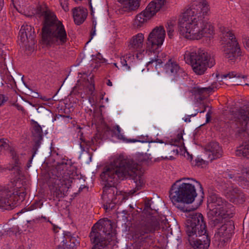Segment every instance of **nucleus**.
Masks as SVG:
<instances>
[{"instance_id": "nucleus-1", "label": "nucleus", "mask_w": 249, "mask_h": 249, "mask_svg": "<svg viewBox=\"0 0 249 249\" xmlns=\"http://www.w3.org/2000/svg\"><path fill=\"white\" fill-rule=\"evenodd\" d=\"M142 176V172L140 166L133 160L123 155L115 156L110 164L104 168L101 175L102 180L106 182L102 195V199L105 202L104 209L106 211L112 210L116 204L127 199L126 194L119 192L114 186L118 179L130 177L134 180L135 188L128 193L132 196L144 185Z\"/></svg>"}, {"instance_id": "nucleus-2", "label": "nucleus", "mask_w": 249, "mask_h": 249, "mask_svg": "<svg viewBox=\"0 0 249 249\" xmlns=\"http://www.w3.org/2000/svg\"><path fill=\"white\" fill-rule=\"evenodd\" d=\"M210 13V5L206 0L193 1L179 18L180 34L191 40L200 39L213 34V27L205 19Z\"/></svg>"}, {"instance_id": "nucleus-3", "label": "nucleus", "mask_w": 249, "mask_h": 249, "mask_svg": "<svg viewBox=\"0 0 249 249\" xmlns=\"http://www.w3.org/2000/svg\"><path fill=\"white\" fill-rule=\"evenodd\" d=\"M36 14L43 19L42 40L47 45L64 44L68 40L67 33L62 23L46 4L37 6Z\"/></svg>"}, {"instance_id": "nucleus-4", "label": "nucleus", "mask_w": 249, "mask_h": 249, "mask_svg": "<svg viewBox=\"0 0 249 249\" xmlns=\"http://www.w3.org/2000/svg\"><path fill=\"white\" fill-rule=\"evenodd\" d=\"M151 203L148 200L145 202L142 219L135 229V237L140 244L145 243L151 238L149 233H154L160 227H167V220L164 216L158 215L155 210L151 208Z\"/></svg>"}, {"instance_id": "nucleus-5", "label": "nucleus", "mask_w": 249, "mask_h": 249, "mask_svg": "<svg viewBox=\"0 0 249 249\" xmlns=\"http://www.w3.org/2000/svg\"><path fill=\"white\" fill-rule=\"evenodd\" d=\"M202 190L200 183L193 178H183L174 183L170 191V197L173 203H192L197 196L196 187Z\"/></svg>"}, {"instance_id": "nucleus-6", "label": "nucleus", "mask_w": 249, "mask_h": 249, "mask_svg": "<svg viewBox=\"0 0 249 249\" xmlns=\"http://www.w3.org/2000/svg\"><path fill=\"white\" fill-rule=\"evenodd\" d=\"M68 167L67 163H62L57 165L52 172L50 190L53 196L58 199L67 195L73 179L74 175Z\"/></svg>"}, {"instance_id": "nucleus-7", "label": "nucleus", "mask_w": 249, "mask_h": 249, "mask_svg": "<svg viewBox=\"0 0 249 249\" xmlns=\"http://www.w3.org/2000/svg\"><path fill=\"white\" fill-rule=\"evenodd\" d=\"M112 230L111 220L107 218L99 220L91 228L89 237L93 246L92 249H101L116 239Z\"/></svg>"}, {"instance_id": "nucleus-8", "label": "nucleus", "mask_w": 249, "mask_h": 249, "mask_svg": "<svg viewBox=\"0 0 249 249\" xmlns=\"http://www.w3.org/2000/svg\"><path fill=\"white\" fill-rule=\"evenodd\" d=\"M186 63L191 65L193 71L197 74L202 75L208 68L215 65L213 56L211 53L201 48H191L184 54Z\"/></svg>"}, {"instance_id": "nucleus-9", "label": "nucleus", "mask_w": 249, "mask_h": 249, "mask_svg": "<svg viewBox=\"0 0 249 249\" xmlns=\"http://www.w3.org/2000/svg\"><path fill=\"white\" fill-rule=\"evenodd\" d=\"M234 121L241 128L237 131V137L241 139L242 144L238 146L235 155L238 157H249V133L246 127L249 122V106L244 107L236 111L233 114Z\"/></svg>"}, {"instance_id": "nucleus-10", "label": "nucleus", "mask_w": 249, "mask_h": 249, "mask_svg": "<svg viewBox=\"0 0 249 249\" xmlns=\"http://www.w3.org/2000/svg\"><path fill=\"white\" fill-rule=\"evenodd\" d=\"M220 42L223 45L224 56L230 60L234 61L241 55L239 45L234 34L228 28L222 26L220 28Z\"/></svg>"}, {"instance_id": "nucleus-11", "label": "nucleus", "mask_w": 249, "mask_h": 249, "mask_svg": "<svg viewBox=\"0 0 249 249\" xmlns=\"http://www.w3.org/2000/svg\"><path fill=\"white\" fill-rule=\"evenodd\" d=\"M9 144L6 140L0 139V151L3 149H8ZM25 196L24 192H12L5 187H0V208L10 210L14 209L18 201H22Z\"/></svg>"}, {"instance_id": "nucleus-12", "label": "nucleus", "mask_w": 249, "mask_h": 249, "mask_svg": "<svg viewBox=\"0 0 249 249\" xmlns=\"http://www.w3.org/2000/svg\"><path fill=\"white\" fill-rule=\"evenodd\" d=\"M209 209L208 215H220L225 217H231L233 214V207L222 197L214 193L209 194L207 200Z\"/></svg>"}, {"instance_id": "nucleus-13", "label": "nucleus", "mask_w": 249, "mask_h": 249, "mask_svg": "<svg viewBox=\"0 0 249 249\" xmlns=\"http://www.w3.org/2000/svg\"><path fill=\"white\" fill-rule=\"evenodd\" d=\"M186 223V232L188 238L208 235L207 227L202 214L199 213L192 212Z\"/></svg>"}, {"instance_id": "nucleus-14", "label": "nucleus", "mask_w": 249, "mask_h": 249, "mask_svg": "<svg viewBox=\"0 0 249 249\" xmlns=\"http://www.w3.org/2000/svg\"><path fill=\"white\" fill-rule=\"evenodd\" d=\"M166 0H153L147 6L146 9L137 14L133 20V28L140 29L143 27L147 21L159 11L164 4Z\"/></svg>"}, {"instance_id": "nucleus-15", "label": "nucleus", "mask_w": 249, "mask_h": 249, "mask_svg": "<svg viewBox=\"0 0 249 249\" xmlns=\"http://www.w3.org/2000/svg\"><path fill=\"white\" fill-rule=\"evenodd\" d=\"M165 31L163 26L156 27L149 34L147 48L152 52L161 47L164 40Z\"/></svg>"}, {"instance_id": "nucleus-16", "label": "nucleus", "mask_w": 249, "mask_h": 249, "mask_svg": "<svg viewBox=\"0 0 249 249\" xmlns=\"http://www.w3.org/2000/svg\"><path fill=\"white\" fill-rule=\"evenodd\" d=\"M34 29L31 25H23L19 32L18 40L26 50L32 52L36 43Z\"/></svg>"}, {"instance_id": "nucleus-17", "label": "nucleus", "mask_w": 249, "mask_h": 249, "mask_svg": "<svg viewBox=\"0 0 249 249\" xmlns=\"http://www.w3.org/2000/svg\"><path fill=\"white\" fill-rule=\"evenodd\" d=\"M234 228L233 222L230 221L218 228L215 237L218 240L219 245L224 246L225 243L229 242L232 236Z\"/></svg>"}, {"instance_id": "nucleus-18", "label": "nucleus", "mask_w": 249, "mask_h": 249, "mask_svg": "<svg viewBox=\"0 0 249 249\" xmlns=\"http://www.w3.org/2000/svg\"><path fill=\"white\" fill-rule=\"evenodd\" d=\"M191 246L194 249H208L211 242L208 235L188 239Z\"/></svg>"}, {"instance_id": "nucleus-19", "label": "nucleus", "mask_w": 249, "mask_h": 249, "mask_svg": "<svg viewBox=\"0 0 249 249\" xmlns=\"http://www.w3.org/2000/svg\"><path fill=\"white\" fill-rule=\"evenodd\" d=\"M164 69L167 73L173 76H178L184 73L179 65L171 59H169L164 65Z\"/></svg>"}, {"instance_id": "nucleus-20", "label": "nucleus", "mask_w": 249, "mask_h": 249, "mask_svg": "<svg viewBox=\"0 0 249 249\" xmlns=\"http://www.w3.org/2000/svg\"><path fill=\"white\" fill-rule=\"evenodd\" d=\"M88 15V10L82 7H75L72 9V16L74 23L78 25L82 24Z\"/></svg>"}, {"instance_id": "nucleus-21", "label": "nucleus", "mask_w": 249, "mask_h": 249, "mask_svg": "<svg viewBox=\"0 0 249 249\" xmlns=\"http://www.w3.org/2000/svg\"><path fill=\"white\" fill-rule=\"evenodd\" d=\"M206 149L207 151L211 153V160L220 158L223 155L222 148L217 142H212L208 143Z\"/></svg>"}, {"instance_id": "nucleus-22", "label": "nucleus", "mask_w": 249, "mask_h": 249, "mask_svg": "<svg viewBox=\"0 0 249 249\" xmlns=\"http://www.w3.org/2000/svg\"><path fill=\"white\" fill-rule=\"evenodd\" d=\"M144 36L142 33H138L134 36L129 42V49L132 52L137 51L142 48Z\"/></svg>"}, {"instance_id": "nucleus-23", "label": "nucleus", "mask_w": 249, "mask_h": 249, "mask_svg": "<svg viewBox=\"0 0 249 249\" xmlns=\"http://www.w3.org/2000/svg\"><path fill=\"white\" fill-rule=\"evenodd\" d=\"M32 133L34 137V141L35 142L33 149L36 151L40 146L41 141L42 140L43 136L42 128L36 122L34 123ZM35 153L36 151H35L32 157H34Z\"/></svg>"}, {"instance_id": "nucleus-24", "label": "nucleus", "mask_w": 249, "mask_h": 249, "mask_svg": "<svg viewBox=\"0 0 249 249\" xmlns=\"http://www.w3.org/2000/svg\"><path fill=\"white\" fill-rule=\"evenodd\" d=\"M141 0H117L122 4L123 8L126 11H134L140 6Z\"/></svg>"}, {"instance_id": "nucleus-25", "label": "nucleus", "mask_w": 249, "mask_h": 249, "mask_svg": "<svg viewBox=\"0 0 249 249\" xmlns=\"http://www.w3.org/2000/svg\"><path fill=\"white\" fill-rule=\"evenodd\" d=\"M78 129V136H79V139L80 140V146L82 152L85 150V148L87 146L89 147L92 145L95 144V141H96V136L94 137L90 141H86L84 139L83 133L81 131V128L78 127L77 128Z\"/></svg>"}, {"instance_id": "nucleus-26", "label": "nucleus", "mask_w": 249, "mask_h": 249, "mask_svg": "<svg viewBox=\"0 0 249 249\" xmlns=\"http://www.w3.org/2000/svg\"><path fill=\"white\" fill-rule=\"evenodd\" d=\"M169 57H168L167 55L164 53H158V55L155 56L153 58H151L150 59V61L147 63V67L149 66L150 65L152 64L153 63H156V68L157 69V66L160 65L163 63H165V61L168 60Z\"/></svg>"}, {"instance_id": "nucleus-27", "label": "nucleus", "mask_w": 249, "mask_h": 249, "mask_svg": "<svg viewBox=\"0 0 249 249\" xmlns=\"http://www.w3.org/2000/svg\"><path fill=\"white\" fill-rule=\"evenodd\" d=\"M169 143L171 145L177 146L179 148L180 151L185 149L182 133L180 132L178 133L176 138L171 139L169 141Z\"/></svg>"}, {"instance_id": "nucleus-28", "label": "nucleus", "mask_w": 249, "mask_h": 249, "mask_svg": "<svg viewBox=\"0 0 249 249\" xmlns=\"http://www.w3.org/2000/svg\"><path fill=\"white\" fill-rule=\"evenodd\" d=\"M217 83H213L208 87L200 88L197 87L195 88V92L200 95H205L209 94L214 90L215 89H217Z\"/></svg>"}, {"instance_id": "nucleus-29", "label": "nucleus", "mask_w": 249, "mask_h": 249, "mask_svg": "<svg viewBox=\"0 0 249 249\" xmlns=\"http://www.w3.org/2000/svg\"><path fill=\"white\" fill-rule=\"evenodd\" d=\"M211 217L210 224L213 227H220L221 224H223V219L227 218L220 215H209Z\"/></svg>"}, {"instance_id": "nucleus-30", "label": "nucleus", "mask_w": 249, "mask_h": 249, "mask_svg": "<svg viewBox=\"0 0 249 249\" xmlns=\"http://www.w3.org/2000/svg\"><path fill=\"white\" fill-rule=\"evenodd\" d=\"M239 191L240 190L238 188L234 187L233 186H229L227 187L226 190L227 196L231 201L233 199H235V197Z\"/></svg>"}, {"instance_id": "nucleus-31", "label": "nucleus", "mask_w": 249, "mask_h": 249, "mask_svg": "<svg viewBox=\"0 0 249 249\" xmlns=\"http://www.w3.org/2000/svg\"><path fill=\"white\" fill-rule=\"evenodd\" d=\"M114 128L116 129L117 131V137L118 139L122 140L123 142H135L139 141L136 139H126L122 134L121 133V129L118 125H116L114 126Z\"/></svg>"}, {"instance_id": "nucleus-32", "label": "nucleus", "mask_w": 249, "mask_h": 249, "mask_svg": "<svg viewBox=\"0 0 249 249\" xmlns=\"http://www.w3.org/2000/svg\"><path fill=\"white\" fill-rule=\"evenodd\" d=\"M135 231H134V233L133 235V237L134 239L135 240V246H133L132 249L130 248V249H141V247H143L144 249L147 248L149 244L152 242V236L151 235V238L148 240V241H147L145 243L143 244H140L138 242V239H137L135 237Z\"/></svg>"}, {"instance_id": "nucleus-33", "label": "nucleus", "mask_w": 249, "mask_h": 249, "mask_svg": "<svg viewBox=\"0 0 249 249\" xmlns=\"http://www.w3.org/2000/svg\"><path fill=\"white\" fill-rule=\"evenodd\" d=\"M246 174H243L241 172V175H237L235 177L236 181L242 186H246L249 181V178H247L248 176Z\"/></svg>"}, {"instance_id": "nucleus-34", "label": "nucleus", "mask_w": 249, "mask_h": 249, "mask_svg": "<svg viewBox=\"0 0 249 249\" xmlns=\"http://www.w3.org/2000/svg\"><path fill=\"white\" fill-rule=\"evenodd\" d=\"M167 35L170 38H172L175 34V24L174 22L169 21L166 26Z\"/></svg>"}, {"instance_id": "nucleus-35", "label": "nucleus", "mask_w": 249, "mask_h": 249, "mask_svg": "<svg viewBox=\"0 0 249 249\" xmlns=\"http://www.w3.org/2000/svg\"><path fill=\"white\" fill-rule=\"evenodd\" d=\"M10 153L11 154V156L12 157V158L15 161V166L12 168L11 170H14L16 171L17 174H19V167L18 166V157L17 156V154L16 152L13 150H10Z\"/></svg>"}, {"instance_id": "nucleus-36", "label": "nucleus", "mask_w": 249, "mask_h": 249, "mask_svg": "<svg viewBox=\"0 0 249 249\" xmlns=\"http://www.w3.org/2000/svg\"><path fill=\"white\" fill-rule=\"evenodd\" d=\"M245 201V197L241 190L236 195L235 199H233L231 202L236 203H243Z\"/></svg>"}, {"instance_id": "nucleus-37", "label": "nucleus", "mask_w": 249, "mask_h": 249, "mask_svg": "<svg viewBox=\"0 0 249 249\" xmlns=\"http://www.w3.org/2000/svg\"><path fill=\"white\" fill-rule=\"evenodd\" d=\"M222 78H227L229 77L230 78L237 77L238 78H245L244 75H241L240 74H238L234 71L230 72L227 74H224L221 75Z\"/></svg>"}, {"instance_id": "nucleus-38", "label": "nucleus", "mask_w": 249, "mask_h": 249, "mask_svg": "<svg viewBox=\"0 0 249 249\" xmlns=\"http://www.w3.org/2000/svg\"><path fill=\"white\" fill-rule=\"evenodd\" d=\"M59 1L63 9L65 12L68 11L69 10V0H59Z\"/></svg>"}, {"instance_id": "nucleus-39", "label": "nucleus", "mask_w": 249, "mask_h": 249, "mask_svg": "<svg viewBox=\"0 0 249 249\" xmlns=\"http://www.w3.org/2000/svg\"><path fill=\"white\" fill-rule=\"evenodd\" d=\"M8 100V98L4 94H0V107L3 105Z\"/></svg>"}, {"instance_id": "nucleus-40", "label": "nucleus", "mask_w": 249, "mask_h": 249, "mask_svg": "<svg viewBox=\"0 0 249 249\" xmlns=\"http://www.w3.org/2000/svg\"><path fill=\"white\" fill-rule=\"evenodd\" d=\"M203 107H204V109H203V110H202V111H197L196 112V113L195 114H192V115H189V116H188V117H189V119H188V118H186V119H184L185 122H190V119L191 117H192V116L194 117V116H196V115L197 114V113L198 112H200V113H203V112H204L205 111V110H206V106H204H204H203Z\"/></svg>"}, {"instance_id": "nucleus-41", "label": "nucleus", "mask_w": 249, "mask_h": 249, "mask_svg": "<svg viewBox=\"0 0 249 249\" xmlns=\"http://www.w3.org/2000/svg\"><path fill=\"white\" fill-rule=\"evenodd\" d=\"M243 44L245 48L247 49H249V38L246 37L243 39Z\"/></svg>"}, {"instance_id": "nucleus-42", "label": "nucleus", "mask_w": 249, "mask_h": 249, "mask_svg": "<svg viewBox=\"0 0 249 249\" xmlns=\"http://www.w3.org/2000/svg\"><path fill=\"white\" fill-rule=\"evenodd\" d=\"M211 117V112L209 110L206 114V123H208L210 122Z\"/></svg>"}, {"instance_id": "nucleus-43", "label": "nucleus", "mask_w": 249, "mask_h": 249, "mask_svg": "<svg viewBox=\"0 0 249 249\" xmlns=\"http://www.w3.org/2000/svg\"><path fill=\"white\" fill-rule=\"evenodd\" d=\"M242 173L243 174H246L248 176L247 178H249V168H246L242 170Z\"/></svg>"}, {"instance_id": "nucleus-44", "label": "nucleus", "mask_w": 249, "mask_h": 249, "mask_svg": "<svg viewBox=\"0 0 249 249\" xmlns=\"http://www.w3.org/2000/svg\"><path fill=\"white\" fill-rule=\"evenodd\" d=\"M93 28L92 29V31L90 33V36H91V38L93 37V36L95 35V26H96V24L94 23V22H93Z\"/></svg>"}, {"instance_id": "nucleus-45", "label": "nucleus", "mask_w": 249, "mask_h": 249, "mask_svg": "<svg viewBox=\"0 0 249 249\" xmlns=\"http://www.w3.org/2000/svg\"><path fill=\"white\" fill-rule=\"evenodd\" d=\"M151 159L152 158H150L147 154H145L142 160H144V161H148L149 160H151Z\"/></svg>"}, {"instance_id": "nucleus-46", "label": "nucleus", "mask_w": 249, "mask_h": 249, "mask_svg": "<svg viewBox=\"0 0 249 249\" xmlns=\"http://www.w3.org/2000/svg\"><path fill=\"white\" fill-rule=\"evenodd\" d=\"M195 161H196V163H195V165L197 166H199L200 165H201V163L204 162L202 160H196Z\"/></svg>"}, {"instance_id": "nucleus-47", "label": "nucleus", "mask_w": 249, "mask_h": 249, "mask_svg": "<svg viewBox=\"0 0 249 249\" xmlns=\"http://www.w3.org/2000/svg\"><path fill=\"white\" fill-rule=\"evenodd\" d=\"M15 106L16 107V108L19 110H24L23 107L19 105L18 104H15Z\"/></svg>"}, {"instance_id": "nucleus-48", "label": "nucleus", "mask_w": 249, "mask_h": 249, "mask_svg": "<svg viewBox=\"0 0 249 249\" xmlns=\"http://www.w3.org/2000/svg\"><path fill=\"white\" fill-rule=\"evenodd\" d=\"M32 96L34 98H39V95L37 92H33V94H32Z\"/></svg>"}, {"instance_id": "nucleus-49", "label": "nucleus", "mask_w": 249, "mask_h": 249, "mask_svg": "<svg viewBox=\"0 0 249 249\" xmlns=\"http://www.w3.org/2000/svg\"><path fill=\"white\" fill-rule=\"evenodd\" d=\"M121 63H122V64L123 66H127L126 61L125 60V59L124 58H123V59L121 58Z\"/></svg>"}, {"instance_id": "nucleus-50", "label": "nucleus", "mask_w": 249, "mask_h": 249, "mask_svg": "<svg viewBox=\"0 0 249 249\" xmlns=\"http://www.w3.org/2000/svg\"><path fill=\"white\" fill-rule=\"evenodd\" d=\"M237 175L235 176V175H233L232 174H228V176L229 178H234V180H235V181H236L235 177Z\"/></svg>"}, {"instance_id": "nucleus-51", "label": "nucleus", "mask_w": 249, "mask_h": 249, "mask_svg": "<svg viewBox=\"0 0 249 249\" xmlns=\"http://www.w3.org/2000/svg\"><path fill=\"white\" fill-rule=\"evenodd\" d=\"M41 218H43L44 219L45 221H49V220L47 219V218L45 216H41V217H39L37 218L36 219L37 220H40Z\"/></svg>"}, {"instance_id": "nucleus-52", "label": "nucleus", "mask_w": 249, "mask_h": 249, "mask_svg": "<svg viewBox=\"0 0 249 249\" xmlns=\"http://www.w3.org/2000/svg\"><path fill=\"white\" fill-rule=\"evenodd\" d=\"M3 5V0H0V11L2 9Z\"/></svg>"}, {"instance_id": "nucleus-53", "label": "nucleus", "mask_w": 249, "mask_h": 249, "mask_svg": "<svg viewBox=\"0 0 249 249\" xmlns=\"http://www.w3.org/2000/svg\"><path fill=\"white\" fill-rule=\"evenodd\" d=\"M32 159H31L28 161V162L27 165V167H28V168H29V167H30L31 166V162H32Z\"/></svg>"}, {"instance_id": "nucleus-54", "label": "nucleus", "mask_w": 249, "mask_h": 249, "mask_svg": "<svg viewBox=\"0 0 249 249\" xmlns=\"http://www.w3.org/2000/svg\"><path fill=\"white\" fill-rule=\"evenodd\" d=\"M107 84L108 86H112V82L110 81V80H108V81H107Z\"/></svg>"}, {"instance_id": "nucleus-55", "label": "nucleus", "mask_w": 249, "mask_h": 249, "mask_svg": "<svg viewBox=\"0 0 249 249\" xmlns=\"http://www.w3.org/2000/svg\"><path fill=\"white\" fill-rule=\"evenodd\" d=\"M243 83L241 82H237L235 84L237 85H243Z\"/></svg>"}, {"instance_id": "nucleus-56", "label": "nucleus", "mask_w": 249, "mask_h": 249, "mask_svg": "<svg viewBox=\"0 0 249 249\" xmlns=\"http://www.w3.org/2000/svg\"><path fill=\"white\" fill-rule=\"evenodd\" d=\"M42 99L44 101H48L49 100V99H47L46 97H44L43 98H42Z\"/></svg>"}, {"instance_id": "nucleus-57", "label": "nucleus", "mask_w": 249, "mask_h": 249, "mask_svg": "<svg viewBox=\"0 0 249 249\" xmlns=\"http://www.w3.org/2000/svg\"><path fill=\"white\" fill-rule=\"evenodd\" d=\"M174 151H176L177 154H178L179 153V150L178 149H176V150H173Z\"/></svg>"}, {"instance_id": "nucleus-58", "label": "nucleus", "mask_w": 249, "mask_h": 249, "mask_svg": "<svg viewBox=\"0 0 249 249\" xmlns=\"http://www.w3.org/2000/svg\"><path fill=\"white\" fill-rule=\"evenodd\" d=\"M129 207H130L131 209H133V208H134L133 206L132 205H129Z\"/></svg>"}, {"instance_id": "nucleus-59", "label": "nucleus", "mask_w": 249, "mask_h": 249, "mask_svg": "<svg viewBox=\"0 0 249 249\" xmlns=\"http://www.w3.org/2000/svg\"><path fill=\"white\" fill-rule=\"evenodd\" d=\"M73 0L76 2H78V1H81L82 0Z\"/></svg>"}, {"instance_id": "nucleus-60", "label": "nucleus", "mask_w": 249, "mask_h": 249, "mask_svg": "<svg viewBox=\"0 0 249 249\" xmlns=\"http://www.w3.org/2000/svg\"><path fill=\"white\" fill-rule=\"evenodd\" d=\"M181 210H182L183 211H185V210H184V208H182L181 209Z\"/></svg>"}, {"instance_id": "nucleus-61", "label": "nucleus", "mask_w": 249, "mask_h": 249, "mask_svg": "<svg viewBox=\"0 0 249 249\" xmlns=\"http://www.w3.org/2000/svg\"><path fill=\"white\" fill-rule=\"evenodd\" d=\"M114 65H115V66H116V67H118L117 66V64L116 63H114Z\"/></svg>"}]
</instances>
